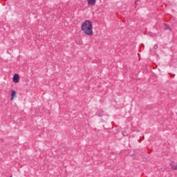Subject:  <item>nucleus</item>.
I'll use <instances>...</instances> for the list:
<instances>
[{
    "mask_svg": "<svg viewBox=\"0 0 177 177\" xmlns=\"http://www.w3.org/2000/svg\"><path fill=\"white\" fill-rule=\"evenodd\" d=\"M87 3L91 6H95L96 5V0H87Z\"/></svg>",
    "mask_w": 177,
    "mask_h": 177,
    "instance_id": "nucleus-4",
    "label": "nucleus"
},
{
    "mask_svg": "<svg viewBox=\"0 0 177 177\" xmlns=\"http://www.w3.org/2000/svg\"><path fill=\"white\" fill-rule=\"evenodd\" d=\"M10 177H12V176H10Z\"/></svg>",
    "mask_w": 177,
    "mask_h": 177,
    "instance_id": "nucleus-6",
    "label": "nucleus"
},
{
    "mask_svg": "<svg viewBox=\"0 0 177 177\" xmlns=\"http://www.w3.org/2000/svg\"><path fill=\"white\" fill-rule=\"evenodd\" d=\"M11 100H15L16 96H17V93L15 90H11Z\"/></svg>",
    "mask_w": 177,
    "mask_h": 177,
    "instance_id": "nucleus-3",
    "label": "nucleus"
},
{
    "mask_svg": "<svg viewBox=\"0 0 177 177\" xmlns=\"http://www.w3.org/2000/svg\"><path fill=\"white\" fill-rule=\"evenodd\" d=\"M170 165L173 169H175V170L177 169V163L176 162H171Z\"/></svg>",
    "mask_w": 177,
    "mask_h": 177,
    "instance_id": "nucleus-5",
    "label": "nucleus"
},
{
    "mask_svg": "<svg viewBox=\"0 0 177 177\" xmlns=\"http://www.w3.org/2000/svg\"><path fill=\"white\" fill-rule=\"evenodd\" d=\"M81 30L83 34L92 37V35H93V26L92 25V21L89 19L83 21L81 24Z\"/></svg>",
    "mask_w": 177,
    "mask_h": 177,
    "instance_id": "nucleus-1",
    "label": "nucleus"
},
{
    "mask_svg": "<svg viewBox=\"0 0 177 177\" xmlns=\"http://www.w3.org/2000/svg\"><path fill=\"white\" fill-rule=\"evenodd\" d=\"M12 81L15 84H18L20 81V76L18 74H15L13 76Z\"/></svg>",
    "mask_w": 177,
    "mask_h": 177,
    "instance_id": "nucleus-2",
    "label": "nucleus"
}]
</instances>
